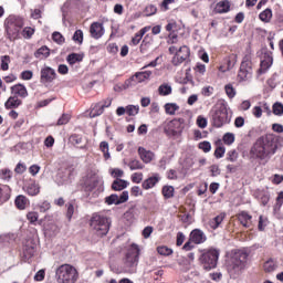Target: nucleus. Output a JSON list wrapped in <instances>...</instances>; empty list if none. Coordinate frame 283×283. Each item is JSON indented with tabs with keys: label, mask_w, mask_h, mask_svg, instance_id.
Here are the masks:
<instances>
[{
	"label": "nucleus",
	"mask_w": 283,
	"mask_h": 283,
	"mask_svg": "<svg viewBox=\"0 0 283 283\" xmlns=\"http://www.w3.org/2000/svg\"><path fill=\"white\" fill-rule=\"evenodd\" d=\"M279 263L275 259H269L263 264V271L265 273H273V271H277Z\"/></svg>",
	"instance_id": "393cba45"
},
{
	"label": "nucleus",
	"mask_w": 283,
	"mask_h": 283,
	"mask_svg": "<svg viewBox=\"0 0 283 283\" xmlns=\"http://www.w3.org/2000/svg\"><path fill=\"white\" fill-rule=\"evenodd\" d=\"M185 129V118H175L164 125V132L169 138L182 135Z\"/></svg>",
	"instance_id": "9d476101"
},
{
	"label": "nucleus",
	"mask_w": 283,
	"mask_h": 283,
	"mask_svg": "<svg viewBox=\"0 0 283 283\" xmlns=\"http://www.w3.org/2000/svg\"><path fill=\"white\" fill-rule=\"evenodd\" d=\"M190 241L193 244H202L205 242H207V235H205V232H202V230H192L190 233Z\"/></svg>",
	"instance_id": "f3484780"
},
{
	"label": "nucleus",
	"mask_w": 283,
	"mask_h": 283,
	"mask_svg": "<svg viewBox=\"0 0 283 283\" xmlns=\"http://www.w3.org/2000/svg\"><path fill=\"white\" fill-rule=\"evenodd\" d=\"M161 193L166 200H169V198H174V193H175L174 186H164L161 189Z\"/></svg>",
	"instance_id": "e433bc0d"
},
{
	"label": "nucleus",
	"mask_w": 283,
	"mask_h": 283,
	"mask_svg": "<svg viewBox=\"0 0 283 283\" xmlns=\"http://www.w3.org/2000/svg\"><path fill=\"white\" fill-rule=\"evenodd\" d=\"M90 34L92 39H101L105 34V27L101 22H93L90 27Z\"/></svg>",
	"instance_id": "dca6fc26"
},
{
	"label": "nucleus",
	"mask_w": 283,
	"mask_h": 283,
	"mask_svg": "<svg viewBox=\"0 0 283 283\" xmlns=\"http://www.w3.org/2000/svg\"><path fill=\"white\" fill-rule=\"evenodd\" d=\"M72 41L76 45H83V30L77 29L72 36Z\"/></svg>",
	"instance_id": "ea45409f"
},
{
	"label": "nucleus",
	"mask_w": 283,
	"mask_h": 283,
	"mask_svg": "<svg viewBox=\"0 0 283 283\" xmlns=\"http://www.w3.org/2000/svg\"><path fill=\"white\" fill-rule=\"evenodd\" d=\"M248 254L245 252L239 251L234 253L231 258L230 264L228 265L229 273L238 274L240 271H243L247 264Z\"/></svg>",
	"instance_id": "9b49d317"
},
{
	"label": "nucleus",
	"mask_w": 283,
	"mask_h": 283,
	"mask_svg": "<svg viewBox=\"0 0 283 283\" xmlns=\"http://www.w3.org/2000/svg\"><path fill=\"white\" fill-rule=\"evenodd\" d=\"M237 78L239 83H250L251 78H253V63L249 55L243 57Z\"/></svg>",
	"instance_id": "1a4fd4ad"
},
{
	"label": "nucleus",
	"mask_w": 283,
	"mask_h": 283,
	"mask_svg": "<svg viewBox=\"0 0 283 283\" xmlns=\"http://www.w3.org/2000/svg\"><path fill=\"white\" fill-rule=\"evenodd\" d=\"M277 151V142L272 137H261L259 138L253 147L251 148V154L254 158L259 160H264V163H269L271 157L275 156Z\"/></svg>",
	"instance_id": "f257e3e1"
},
{
	"label": "nucleus",
	"mask_w": 283,
	"mask_h": 283,
	"mask_svg": "<svg viewBox=\"0 0 283 283\" xmlns=\"http://www.w3.org/2000/svg\"><path fill=\"white\" fill-rule=\"evenodd\" d=\"M224 218H227V214L220 213L219 216L214 217L212 220L209 221V227L213 230L218 229L220 224L224 221Z\"/></svg>",
	"instance_id": "c85d7f7f"
},
{
	"label": "nucleus",
	"mask_w": 283,
	"mask_h": 283,
	"mask_svg": "<svg viewBox=\"0 0 283 283\" xmlns=\"http://www.w3.org/2000/svg\"><path fill=\"white\" fill-rule=\"evenodd\" d=\"M66 218L67 220H72V216H74V203L69 202L66 203Z\"/></svg>",
	"instance_id": "bf43d9fd"
},
{
	"label": "nucleus",
	"mask_w": 283,
	"mask_h": 283,
	"mask_svg": "<svg viewBox=\"0 0 283 283\" xmlns=\"http://www.w3.org/2000/svg\"><path fill=\"white\" fill-rule=\"evenodd\" d=\"M34 56L35 59L43 61V59H48V56H50V49L48 46H42L35 51Z\"/></svg>",
	"instance_id": "7c9ffc66"
},
{
	"label": "nucleus",
	"mask_w": 283,
	"mask_h": 283,
	"mask_svg": "<svg viewBox=\"0 0 283 283\" xmlns=\"http://www.w3.org/2000/svg\"><path fill=\"white\" fill-rule=\"evenodd\" d=\"M223 143L224 145H233V143H235V135L232 133H226L223 135Z\"/></svg>",
	"instance_id": "de8ad7c7"
},
{
	"label": "nucleus",
	"mask_w": 283,
	"mask_h": 283,
	"mask_svg": "<svg viewBox=\"0 0 283 283\" xmlns=\"http://www.w3.org/2000/svg\"><path fill=\"white\" fill-rule=\"evenodd\" d=\"M0 176L2 180H10V178H12V172L10 169H2Z\"/></svg>",
	"instance_id": "0e129e2a"
},
{
	"label": "nucleus",
	"mask_w": 283,
	"mask_h": 283,
	"mask_svg": "<svg viewBox=\"0 0 283 283\" xmlns=\"http://www.w3.org/2000/svg\"><path fill=\"white\" fill-rule=\"evenodd\" d=\"M105 112V108L103 106V103H97L94 105V107L90 112L91 118H96V116H101Z\"/></svg>",
	"instance_id": "2f4dec72"
},
{
	"label": "nucleus",
	"mask_w": 283,
	"mask_h": 283,
	"mask_svg": "<svg viewBox=\"0 0 283 283\" xmlns=\"http://www.w3.org/2000/svg\"><path fill=\"white\" fill-rule=\"evenodd\" d=\"M52 40L54 43H57V45H63V43H65V36L59 31L52 33Z\"/></svg>",
	"instance_id": "37998d69"
},
{
	"label": "nucleus",
	"mask_w": 283,
	"mask_h": 283,
	"mask_svg": "<svg viewBox=\"0 0 283 283\" xmlns=\"http://www.w3.org/2000/svg\"><path fill=\"white\" fill-rule=\"evenodd\" d=\"M238 220L242 224V227L249 229L252 224L253 217L249 214V212L242 211L238 214Z\"/></svg>",
	"instance_id": "aec40b11"
},
{
	"label": "nucleus",
	"mask_w": 283,
	"mask_h": 283,
	"mask_svg": "<svg viewBox=\"0 0 283 283\" xmlns=\"http://www.w3.org/2000/svg\"><path fill=\"white\" fill-rule=\"evenodd\" d=\"M220 258V252L216 249L201 250L199 256V262L205 271H211L218 266V259Z\"/></svg>",
	"instance_id": "0eeeda50"
},
{
	"label": "nucleus",
	"mask_w": 283,
	"mask_h": 283,
	"mask_svg": "<svg viewBox=\"0 0 283 283\" xmlns=\"http://www.w3.org/2000/svg\"><path fill=\"white\" fill-rule=\"evenodd\" d=\"M40 81L41 83H52L56 81V71L50 66H44L40 72Z\"/></svg>",
	"instance_id": "4468645a"
},
{
	"label": "nucleus",
	"mask_w": 283,
	"mask_h": 283,
	"mask_svg": "<svg viewBox=\"0 0 283 283\" xmlns=\"http://www.w3.org/2000/svg\"><path fill=\"white\" fill-rule=\"evenodd\" d=\"M226 151H227V148H224V146H219V147H217V149L214 150V157H216V158H223Z\"/></svg>",
	"instance_id": "680f3d73"
},
{
	"label": "nucleus",
	"mask_w": 283,
	"mask_h": 283,
	"mask_svg": "<svg viewBox=\"0 0 283 283\" xmlns=\"http://www.w3.org/2000/svg\"><path fill=\"white\" fill-rule=\"evenodd\" d=\"M149 30V28L145 27L142 30H139L132 39L130 44L132 45H138V43H140V41H143V36H145V34H147V31Z\"/></svg>",
	"instance_id": "cd10ccee"
},
{
	"label": "nucleus",
	"mask_w": 283,
	"mask_h": 283,
	"mask_svg": "<svg viewBox=\"0 0 283 283\" xmlns=\"http://www.w3.org/2000/svg\"><path fill=\"white\" fill-rule=\"evenodd\" d=\"M224 90L229 98H235V88H233V85L228 84L224 86Z\"/></svg>",
	"instance_id": "864d4df0"
},
{
	"label": "nucleus",
	"mask_w": 283,
	"mask_h": 283,
	"mask_svg": "<svg viewBox=\"0 0 283 283\" xmlns=\"http://www.w3.org/2000/svg\"><path fill=\"white\" fill-rule=\"evenodd\" d=\"M132 182L135 185H140L143 182V172H135L132 175Z\"/></svg>",
	"instance_id": "13d9d810"
},
{
	"label": "nucleus",
	"mask_w": 283,
	"mask_h": 283,
	"mask_svg": "<svg viewBox=\"0 0 283 283\" xmlns=\"http://www.w3.org/2000/svg\"><path fill=\"white\" fill-rule=\"evenodd\" d=\"M129 200V192L123 191L119 196L116 193H113L105 198V203L108 206L112 205H123L124 202H127Z\"/></svg>",
	"instance_id": "f8f14e48"
},
{
	"label": "nucleus",
	"mask_w": 283,
	"mask_h": 283,
	"mask_svg": "<svg viewBox=\"0 0 283 283\" xmlns=\"http://www.w3.org/2000/svg\"><path fill=\"white\" fill-rule=\"evenodd\" d=\"M273 18V11L271 9H265L259 14V19H261L264 23H269Z\"/></svg>",
	"instance_id": "4c0bfd02"
},
{
	"label": "nucleus",
	"mask_w": 283,
	"mask_h": 283,
	"mask_svg": "<svg viewBox=\"0 0 283 283\" xmlns=\"http://www.w3.org/2000/svg\"><path fill=\"white\" fill-rule=\"evenodd\" d=\"M11 94L20 98H28V88L23 84H15L11 86Z\"/></svg>",
	"instance_id": "6ab92c4d"
},
{
	"label": "nucleus",
	"mask_w": 283,
	"mask_h": 283,
	"mask_svg": "<svg viewBox=\"0 0 283 283\" xmlns=\"http://www.w3.org/2000/svg\"><path fill=\"white\" fill-rule=\"evenodd\" d=\"M273 114L275 116H283V104L280 103V102H276L274 105H273Z\"/></svg>",
	"instance_id": "3c124183"
},
{
	"label": "nucleus",
	"mask_w": 283,
	"mask_h": 283,
	"mask_svg": "<svg viewBox=\"0 0 283 283\" xmlns=\"http://www.w3.org/2000/svg\"><path fill=\"white\" fill-rule=\"evenodd\" d=\"M140 112V106L138 105H128L126 106V114L128 116H136Z\"/></svg>",
	"instance_id": "c03bdc74"
},
{
	"label": "nucleus",
	"mask_w": 283,
	"mask_h": 283,
	"mask_svg": "<svg viewBox=\"0 0 283 283\" xmlns=\"http://www.w3.org/2000/svg\"><path fill=\"white\" fill-rule=\"evenodd\" d=\"M202 96H211L213 94V86H206L201 90Z\"/></svg>",
	"instance_id": "338daca9"
},
{
	"label": "nucleus",
	"mask_w": 283,
	"mask_h": 283,
	"mask_svg": "<svg viewBox=\"0 0 283 283\" xmlns=\"http://www.w3.org/2000/svg\"><path fill=\"white\" fill-rule=\"evenodd\" d=\"M99 151H102L105 160H109V158H112V155L109 154V143H99Z\"/></svg>",
	"instance_id": "72a5a7b5"
},
{
	"label": "nucleus",
	"mask_w": 283,
	"mask_h": 283,
	"mask_svg": "<svg viewBox=\"0 0 283 283\" xmlns=\"http://www.w3.org/2000/svg\"><path fill=\"white\" fill-rule=\"evenodd\" d=\"M21 99L17 97V95L10 96L8 101L4 103L6 109H17L21 105Z\"/></svg>",
	"instance_id": "b1692460"
},
{
	"label": "nucleus",
	"mask_w": 283,
	"mask_h": 283,
	"mask_svg": "<svg viewBox=\"0 0 283 283\" xmlns=\"http://www.w3.org/2000/svg\"><path fill=\"white\" fill-rule=\"evenodd\" d=\"M82 187L87 193L93 192V198H98V193L103 191V179L96 175H86L82 180Z\"/></svg>",
	"instance_id": "423d86ee"
},
{
	"label": "nucleus",
	"mask_w": 283,
	"mask_h": 283,
	"mask_svg": "<svg viewBox=\"0 0 283 283\" xmlns=\"http://www.w3.org/2000/svg\"><path fill=\"white\" fill-rule=\"evenodd\" d=\"M231 10V2L229 0L220 1L214 7V12L217 14H227Z\"/></svg>",
	"instance_id": "412c9836"
},
{
	"label": "nucleus",
	"mask_w": 283,
	"mask_h": 283,
	"mask_svg": "<svg viewBox=\"0 0 283 283\" xmlns=\"http://www.w3.org/2000/svg\"><path fill=\"white\" fill-rule=\"evenodd\" d=\"M178 109H180V106H178V104H176V103H167L165 105V112L169 116H174L176 114V112H178Z\"/></svg>",
	"instance_id": "c9c22d12"
},
{
	"label": "nucleus",
	"mask_w": 283,
	"mask_h": 283,
	"mask_svg": "<svg viewBox=\"0 0 283 283\" xmlns=\"http://www.w3.org/2000/svg\"><path fill=\"white\" fill-rule=\"evenodd\" d=\"M157 12H158V8L155 4H148L144 10V14L146 17H154V14H156Z\"/></svg>",
	"instance_id": "a18cd8bd"
},
{
	"label": "nucleus",
	"mask_w": 283,
	"mask_h": 283,
	"mask_svg": "<svg viewBox=\"0 0 283 283\" xmlns=\"http://www.w3.org/2000/svg\"><path fill=\"white\" fill-rule=\"evenodd\" d=\"M197 125H198V127H200V129L207 128V125H208L207 118L203 117L202 115H199L197 117Z\"/></svg>",
	"instance_id": "6e6d98bb"
},
{
	"label": "nucleus",
	"mask_w": 283,
	"mask_h": 283,
	"mask_svg": "<svg viewBox=\"0 0 283 283\" xmlns=\"http://www.w3.org/2000/svg\"><path fill=\"white\" fill-rule=\"evenodd\" d=\"M90 227L96 235H107L109 227H112V220L101 212H95L90 220Z\"/></svg>",
	"instance_id": "7ed1b4c3"
},
{
	"label": "nucleus",
	"mask_w": 283,
	"mask_h": 283,
	"mask_svg": "<svg viewBox=\"0 0 283 283\" xmlns=\"http://www.w3.org/2000/svg\"><path fill=\"white\" fill-rule=\"evenodd\" d=\"M66 61L70 65H76V63H81V61H83V55L78 53H71L67 55Z\"/></svg>",
	"instance_id": "473e14b6"
},
{
	"label": "nucleus",
	"mask_w": 283,
	"mask_h": 283,
	"mask_svg": "<svg viewBox=\"0 0 283 283\" xmlns=\"http://www.w3.org/2000/svg\"><path fill=\"white\" fill-rule=\"evenodd\" d=\"M171 85L169 84H161L158 87V92L160 96H169V94H171Z\"/></svg>",
	"instance_id": "79ce46f5"
},
{
	"label": "nucleus",
	"mask_w": 283,
	"mask_h": 283,
	"mask_svg": "<svg viewBox=\"0 0 283 283\" xmlns=\"http://www.w3.org/2000/svg\"><path fill=\"white\" fill-rule=\"evenodd\" d=\"M271 65H273V54L271 52L263 53L261 57L260 69L258 71L259 74H266Z\"/></svg>",
	"instance_id": "2eb2a0df"
},
{
	"label": "nucleus",
	"mask_w": 283,
	"mask_h": 283,
	"mask_svg": "<svg viewBox=\"0 0 283 283\" xmlns=\"http://www.w3.org/2000/svg\"><path fill=\"white\" fill-rule=\"evenodd\" d=\"M129 184L123 179H116L112 184L113 191H123V189H127Z\"/></svg>",
	"instance_id": "c756f323"
},
{
	"label": "nucleus",
	"mask_w": 283,
	"mask_h": 283,
	"mask_svg": "<svg viewBox=\"0 0 283 283\" xmlns=\"http://www.w3.org/2000/svg\"><path fill=\"white\" fill-rule=\"evenodd\" d=\"M157 182H160V175L158 174H153L151 177L145 179L142 184L143 189L146 191L149 189H154Z\"/></svg>",
	"instance_id": "a211bd4d"
},
{
	"label": "nucleus",
	"mask_w": 283,
	"mask_h": 283,
	"mask_svg": "<svg viewBox=\"0 0 283 283\" xmlns=\"http://www.w3.org/2000/svg\"><path fill=\"white\" fill-rule=\"evenodd\" d=\"M9 64H10V57L8 55H3L1 57V70H3V72H7V70H9Z\"/></svg>",
	"instance_id": "5fc2aeb1"
},
{
	"label": "nucleus",
	"mask_w": 283,
	"mask_h": 283,
	"mask_svg": "<svg viewBox=\"0 0 283 283\" xmlns=\"http://www.w3.org/2000/svg\"><path fill=\"white\" fill-rule=\"evenodd\" d=\"M14 205L17 209H20V211H23V209H25V207L30 205V200H28L25 196L19 195L14 200Z\"/></svg>",
	"instance_id": "a878e982"
},
{
	"label": "nucleus",
	"mask_w": 283,
	"mask_h": 283,
	"mask_svg": "<svg viewBox=\"0 0 283 283\" xmlns=\"http://www.w3.org/2000/svg\"><path fill=\"white\" fill-rule=\"evenodd\" d=\"M189 46L187 45H182L179 48L177 54L172 57V65H181V63H185V61H187V59H189Z\"/></svg>",
	"instance_id": "ddd939ff"
},
{
	"label": "nucleus",
	"mask_w": 283,
	"mask_h": 283,
	"mask_svg": "<svg viewBox=\"0 0 283 283\" xmlns=\"http://www.w3.org/2000/svg\"><path fill=\"white\" fill-rule=\"evenodd\" d=\"M239 158V154L235 151V149H232L227 153V160L229 163H237Z\"/></svg>",
	"instance_id": "09e8293b"
},
{
	"label": "nucleus",
	"mask_w": 283,
	"mask_h": 283,
	"mask_svg": "<svg viewBox=\"0 0 283 283\" xmlns=\"http://www.w3.org/2000/svg\"><path fill=\"white\" fill-rule=\"evenodd\" d=\"M80 3H81V0H67L62 7L63 15L65 17V14L70 12V10H76Z\"/></svg>",
	"instance_id": "4be33fe9"
},
{
	"label": "nucleus",
	"mask_w": 283,
	"mask_h": 283,
	"mask_svg": "<svg viewBox=\"0 0 283 283\" xmlns=\"http://www.w3.org/2000/svg\"><path fill=\"white\" fill-rule=\"evenodd\" d=\"M157 252L159 255H171L174 253V250L169 249L168 247L161 245L157 248Z\"/></svg>",
	"instance_id": "603ef678"
},
{
	"label": "nucleus",
	"mask_w": 283,
	"mask_h": 283,
	"mask_svg": "<svg viewBox=\"0 0 283 283\" xmlns=\"http://www.w3.org/2000/svg\"><path fill=\"white\" fill-rule=\"evenodd\" d=\"M23 18L19 15H9L4 20L7 39H9L11 43H14V41H19V39H21V30H23Z\"/></svg>",
	"instance_id": "f03ea898"
},
{
	"label": "nucleus",
	"mask_w": 283,
	"mask_h": 283,
	"mask_svg": "<svg viewBox=\"0 0 283 283\" xmlns=\"http://www.w3.org/2000/svg\"><path fill=\"white\" fill-rule=\"evenodd\" d=\"M140 255V249L136 243H133L126 253L125 259V271L127 273H134L136 271V266H138V256Z\"/></svg>",
	"instance_id": "6e6552de"
},
{
	"label": "nucleus",
	"mask_w": 283,
	"mask_h": 283,
	"mask_svg": "<svg viewBox=\"0 0 283 283\" xmlns=\"http://www.w3.org/2000/svg\"><path fill=\"white\" fill-rule=\"evenodd\" d=\"M36 253V250L32 245H25L23 249V255L25 260H31L34 258V254Z\"/></svg>",
	"instance_id": "58836bf2"
},
{
	"label": "nucleus",
	"mask_w": 283,
	"mask_h": 283,
	"mask_svg": "<svg viewBox=\"0 0 283 283\" xmlns=\"http://www.w3.org/2000/svg\"><path fill=\"white\" fill-rule=\"evenodd\" d=\"M34 34V29L30 27H25L21 30V36L24 39H32V35Z\"/></svg>",
	"instance_id": "49530a36"
},
{
	"label": "nucleus",
	"mask_w": 283,
	"mask_h": 283,
	"mask_svg": "<svg viewBox=\"0 0 283 283\" xmlns=\"http://www.w3.org/2000/svg\"><path fill=\"white\" fill-rule=\"evenodd\" d=\"M199 149L205 151V154H209V151H211V143L209 142L199 143Z\"/></svg>",
	"instance_id": "4d7b16f0"
},
{
	"label": "nucleus",
	"mask_w": 283,
	"mask_h": 283,
	"mask_svg": "<svg viewBox=\"0 0 283 283\" xmlns=\"http://www.w3.org/2000/svg\"><path fill=\"white\" fill-rule=\"evenodd\" d=\"M252 114L255 118H262V107L254 106L252 109Z\"/></svg>",
	"instance_id": "774afa93"
},
{
	"label": "nucleus",
	"mask_w": 283,
	"mask_h": 283,
	"mask_svg": "<svg viewBox=\"0 0 283 283\" xmlns=\"http://www.w3.org/2000/svg\"><path fill=\"white\" fill-rule=\"evenodd\" d=\"M57 283H76L78 281V270L72 264H62L55 270Z\"/></svg>",
	"instance_id": "39448f33"
},
{
	"label": "nucleus",
	"mask_w": 283,
	"mask_h": 283,
	"mask_svg": "<svg viewBox=\"0 0 283 283\" xmlns=\"http://www.w3.org/2000/svg\"><path fill=\"white\" fill-rule=\"evenodd\" d=\"M70 114H63L59 119H57V125H67V123H70Z\"/></svg>",
	"instance_id": "e2e57ef3"
},
{
	"label": "nucleus",
	"mask_w": 283,
	"mask_h": 283,
	"mask_svg": "<svg viewBox=\"0 0 283 283\" xmlns=\"http://www.w3.org/2000/svg\"><path fill=\"white\" fill-rule=\"evenodd\" d=\"M25 191L29 196H39L41 188L39 184L32 181L25 186Z\"/></svg>",
	"instance_id": "bb28decb"
},
{
	"label": "nucleus",
	"mask_w": 283,
	"mask_h": 283,
	"mask_svg": "<svg viewBox=\"0 0 283 283\" xmlns=\"http://www.w3.org/2000/svg\"><path fill=\"white\" fill-rule=\"evenodd\" d=\"M211 118L213 127H224L231 123V116L229 115V107L226 103H219L211 109Z\"/></svg>",
	"instance_id": "20e7f679"
},
{
	"label": "nucleus",
	"mask_w": 283,
	"mask_h": 283,
	"mask_svg": "<svg viewBox=\"0 0 283 283\" xmlns=\"http://www.w3.org/2000/svg\"><path fill=\"white\" fill-rule=\"evenodd\" d=\"M127 165H128L130 171H137L139 169H145V165H143V163H140V160H138V159H130Z\"/></svg>",
	"instance_id": "f704fd0d"
},
{
	"label": "nucleus",
	"mask_w": 283,
	"mask_h": 283,
	"mask_svg": "<svg viewBox=\"0 0 283 283\" xmlns=\"http://www.w3.org/2000/svg\"><path fill=\"white\" fill-rule=\"evenodd\" d=\"M138 154L143 160V163H145L146 165L154 160V153H151L149 150H145V148H143V147L138 148Z\"/></svg>",
	"instance_id": "5701e85b"
},
{
	"label": "nucleus",
	"mask_w": 283,
	"mask_h": 283,
	"mask_svg": "<svg viewBox=\"0 0 283 283\" xmlns=\"http://www.w3.org/2000/svg\"><path fill=\"white\" fill-rule=\"evenodd\" d=\"M235 63H238V55L235 54H232L228 57V61H227V70H233V67L235 66Z\"/></svg>",
	"instance_id": "8fccbe9b"
},
{
	"label": "nucleus",
	"mask_w": 283,
	"mask_h": 283,
	"mask_svg": "<svg viewBox=\"0 0 283 283\" xmlns=\"http://www.w3.org/2000/svg\"><path fill=\"white\" fill-rule=\"evenodd\" d=\"M27 220H29V222H31V224H34V222H36L39 220V213L31 211L27 214Z\"/></svg>",
	"instance_id": "052dcab7"
},
{
	"label": "nucleus",
	"mask_w": 283,
	"mask_h": 283,
	"mask_svg": "<svg viewBox=\"0 0 283 283\" xmlns=\"http://www.w3.org/2000/svg\"><path fill=\"white\" fill-rule=\"evenodd\" d=\"M32 76H34V73H32V71H23L21 73L22 81H32Z\"/></svg>",
	"instance_id": "69168bd1"
},
{
	"label": "nucleus",
	"mask_w": 283,
	"mask_h": 283,
	"mask_svg": "<svg viewBox=\"0 0 283 283\" xmlns=\"http://www.w3.org/2000/svg\"><path fill=\"white\" fill-rule=\"evenodd\" d=\"M150 76H151V71H144L135 74V77L137 78L138 83H144V81H148Z\"/></svg>",
	"instance_id": "a19ab883"
}]
</instances>
